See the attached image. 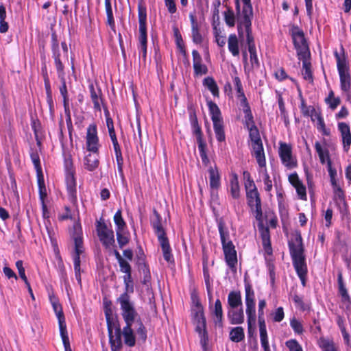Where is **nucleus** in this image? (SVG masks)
<instances>
[{"label":"nucleus","mask_w":351,"mask_h":351,"mask_svg":"<svg viewBox=\"0 0 351 351\" xmlns=\"http://www.w3.org/2000/svg\"><path fill=\"white\" fill-rule=\"evenodd\" d=\"M290 254L293 259L294 267L300 278L303 286L305 285V277L307 272L302 239L300 234L294 235L293 239L289 241Z\"/></svg>","instance_id":"nucleus-1"},{"label":"nucleus","mask_w":351,"mask_h":351,"mask_svg":"<svg viewBox=\"0 0 351 351\" xmlns=\"http://www.w3.org/2000/svg\"><path fill=\"white\" fill-rule=\"evenodd\" d=\"M153 214L154 217L152 219V225L157 234L160 245L162 250L164 258L169 263L173 262L169 240L166 236L164 229L162 227L160 215L155 209L153 210Z\"/></svg>","instance_id":"nucleus-2"},{"label":"nucleus","mask_w":351,"mask_h":351,"mask_svg":"<svg viewBox=\"0 0 351 351\" xmlns=\"http://www.w3.org/2000/svg\"><path fill=\"white\" fill-rule=\"evenodd\" d=\"M218 228L226 261L230 268H234L237 264L235 247L232 241H226L227 237H228V232L224 231V224L223 222L219 223Z\"/></svg>","instance_id":"nucleus-3"},{"label":"nucleus","mask_w":351,"mask_h":351,"mask_svg":"<svg viewBox=\"0 0 351 351\" xmlns=\"http://www.w3.org/2000/svg\"><path fill=\"white\" fill-rule=\"evenodd\" d=\"M128 292L121 294L118 298L120 303L121 315L126 325L132 326L134 322H136L137 319H141L138 313L136 311L133 304L130 302Z\"/></svg>","instance_id":"nucleus-4"},{"label":"nucleus","mask_w":351,"mask_h":351,"mask_svg":"<svg viewBox=\"0 0 351 351\" xmlns=\"http://www.w3.org/2000/svg\"><path fill=\"white\" fill-rule=\"evenodd\" d=\"M52 50L53 57L54 58L56 67L58 73V77L60 78L62 82V86L60 88V93L62 97H68L66 82L64 78L65 73L64 71V65L61 60V54L59 49V45L56 38L55 35H53Z\"/></svg>","instance_id":"nucleus-5"},{"label":"nucleus","mask_w":351,"mask_h":351,"mask_svg":"<svg viewBox=\"0 0 351 351\" xmlns=\"http://www.w3.org/2000/svg\"><path fill=\"white\" fill-rule=\"evenodd\" d=\"M138 23H139V48L144 59L147 53V13L145 8L138 6Z\"/></svg>","instance_id":"nucleus-6"},{"label":"nucleus","mask_w":351,"mask_h":351,"mask_svg":"<svg viewBox=\"0 0 351 351\" xmlns=\"http://www.w3.org/2000/svg\"><path fill=\"white\" fill-rule=\"evenodd\" d=\"M245 291L248 332L250 334L252 331V324H254L256 322L254 291L249 284L245 285Z\"/></svg>","instance_id":"nucleus-7"},{"label":"nucleus","mask_w":351,"mask_h":351,"mask_svg":"<svg viewBox=\"0 0 351 351\" xmlns=\"http://www.w3.org/2000/svg\"><path fill=\"white\" fill-rule=\"evenodd\" d=\"M291 34L298 58H309L310 51L303 31L298 27H293Z\"/></svg>","instance_id":"nucleus-8"},{"label":"nucleus","mask_w":351,"mask_h":351,"mask_svg":"<svg viewBox=\"0 0 351 351\" xmlns=\"http://www.w3.org/2000/svg\"><path fill=\"white\" fill-rule=\"evenodd\" d=\"M193 322L195 325V330L202 337L201 341H205L206 338V322L203 307L199 301H197L194 309Z\"/></svg>","instance_id":"nucleus-9"},{"label":"nucleus","mask_w":351,"mask_h":351,"mask_svg":"<svg viewBox=\"0 0 351 351\" xmlns=\"http://www.w3.org/2000/svg\"><path fill=\"white\" fill-rule=\"evenodd\" d=\"M97 232L100 241L106 247L110 248L114 243V232L108 228L104 222H97Z\"/></svg>","instance_id":"nucleus-10"},{"label":"nucleus","mask_w":351,"mask_h":351,"mask_svg":"<svg viewBox=\"0 0 351 351\" xmlns=\"http://www.w3.org/2000/svg\"><path fill=\"white\" fill-rule=\"evenodd\" d=\"M247 199L252 210L255 213V218L261 221L263 217L261 201L256 187L247 191Z\"/></svg>","instance_id":"nucleus-11"},{"label":"nucleus","mask_w":351,"mask_h":351,"mask_svg":"<svg viewBox=\"0 0 351 351\" xmlns=\"http://www.w3.org/2000/svg\"><path fill=\"white\" fill-rule=\"evenodd\" d=\"M279 156L282 164L287 167L291 169L296 166V162L293 160L292 156L291 145L285 143H280L279 147Z\"/></svg>","instance_id":"nucleus-12"},{"label":"nucleus","mask_w":351,"mask_h":351,"mask_svg":"<svg viewBox=\"0 0 351 351\" xmlns=\"http://www.w3.org/2000/svg\"><path fill=\"white\" fill-rule=\"evenodd\" d=\"M120 271L124 273L123 282L126 292L132 293L134 291L133 280L132 278V267L130 263L123 260L119 263Z\"/></svg>","instance_id":"nucleus-13"},{"label":"nucleus","mask_w":351,"mask_h":351,"mask_svg":"<svg viewBox=\"0 0 351 351\" xmlns=\"http://www.w3.org/2000/svg\"><path fill=\"white\" fill-rule=\"evenodd\" d=\"M86 145L87 151H99V138L95 124L90 125L87 128Z\"/></svg>","instance_id":"nucleus-14"},{"label":"nucleus","mask_w":351,"mask_h":351,"mask_svg":"<svg viewBox=\"0 0 351 351\" xmlns=\"http://www.w3.org/2000/svg\"><path fill=\"white\" fill-rule=\"evenodd\" d=\"M246 42L248 45V51L250 54V61L252 65L258 66V60L256 55L255 43L252 32V26H246Z\"/></svg>","instance_id":"nucleus-15"},{"label":"nucleus","mask_w":351,"mask_h":351,"mask_svg":"<svg viewBox=\"0 0 351 351\" xmlns=\"http://www.w3.org/2000/svg\"><path fill=\"white\" fill-rule=\"evenodd\" d=\"M50 301L53 306V311L56 313L57 318L58 319V325L60 331L66 330V326L65 322V317L62 311L61 304L59 303L58 299L54 296H50Z\"/></svg>","instance_id":"nucleus-16"},{"label":"nucleus","mask_w":351,"mask_h":351,"mask_svg":"<svg viewBox=\"0 0 351 351\" xmlns=\"http://www.w3.org/2000/svg\"><path fill=\"white\" fill-rule=\"evenodd\" d=\"M243 6L242 8L241 16L240 17V23L245 26H252V19L253 18V8L251 0H242Z\"/></svg>","instance_id":"nucleus-17"},{"label":"nucleus","mask_w":351,"mask_h":351,"mask_svg":"<svg viewBox=\"0 0 351 351\" xmlns=\"http://www.w3.org/2000/svg\"><path fill=\"white\" fill-rule=\"evenodd\" d=\"M89 153L86 154L84 158V166L86 169L90 171L97 169L99 164V152L88 151Z\"/></svg>","instance_id":"nucleus-18"},{"label":"nucleus","mask_w":351,"mask_h":351,"mask_svg":"<svg viewBox=\"0 0 351 351\" xmlns=\"http://www.w3.org/2000/svg\"><path fill=\"white\" fill-rule=\"evenodd\" d=\"M194 74L195 75H206L208 73L207 66L202 64V58L197 50L192 51Z\"/></svg>","instance_id":"nucleus-19"},{"label":"nucleus","mask_w":351,"mask_h":351,"mask_svg":"<svg viewBox=\"0 0 351 351\" xmlns=\"http://www.w3.org/2000/svg\"><path fill=\"white\" fill-rule=\"evenodd\" d=\"M253 155L261 167H265L266 161L262 141L252 143Z\"/></svg>","instance_id":"nucleus-20"},{"label":"nucleus","mask_w":351,"mask_h":351,"mask_svg":"<svg viewBox=\"0 0 351 351\" xmlns=\"http://www.w3.org/2000/svg\"><path fill=\"white\" fill-rule=\"evenodd\" d=\"M289 181L296 189L297 193L301 199H306V187L302 184L297 173H292L289 176Z\"/></svg>","instance_id":"nucleus-21"},{"label":"nucleus","mask_w":351,"mask_h":351,"mask_svg":"<svg viewBox=\"0 0 351 351\" xmlns=\"http://www.w3.org/2000/svg\"><path fill=\"white\" fill-rule=\"evenodd\" d=\"M208 173L209 184L212 191L211 193H213L214 191H217L221 185L220 175L217 166H210L208 169Z\"/></svg>","instance_id":"nucleus-22"},{"label":"nucleus","mask_w":351,"mask_h":351,"mask_svg":"<svg viewBox=\"0 0 351 351\" xmlns=\"http://www.w3.org/2000/svg\"><path fill=\"white\" fill-rule=\"evenodd\" d=\"M338 128L341 132L343 149L348 152L351 145V133L349 125L343 122L339 123Z\"/></svg>","instance_id":"nucleus-23"},{"label":"nucleus","mask_w":351,"mask_h":351,"mask_svg":"<svg viewBox=\"0 0 351 351\" xmlns=\"http://www.w3.org/2000/svg\"><path fill=\"white\" fill-rule=\"evenodd\" d=\"M66 189L72 202H76V181L73 172L67 173L66 177Z\"/></svg>","instance_id":"nucleus-24"},{"label":"nucleus","mask_w":351,"mask_h":351,"mask_svg":"<svg viewBox=\"0 0 351 351\" xmlns=\"http://www.w3.org/2000/svg\"><path fill=\"white\" fill-rule=\"evenodd\" d=\"M258 230L261 232V235L263 240V244L264 245L265 250L268 254L271 253V247L269 241V230L268 227H265L262 219L258 221Z\"/></svg>","instance_id":"nucleus-25"},{"label":"nucleus","mask_w":351,"mask_h":351,"mask_svg":"<svg viewBox=\"0 0 351 351\" xmlns=\"http://www.w3.org/2000/svg\"><path fill=\"white\" fill-rule=\"evenodd\" d=\"M228 317L232 324H240L244 322L243 308H228Z\"/></svg>","instance_id":"nucleus-26"},{"label":"nucleus","mask_w":351,"mask_h":351,"mask_svg":"<svg viewBox=\"0 0 351 351\" xmlns=\"http://www.w3.org/2000/svg\"><path fill=\"white\" fill-rule=\"evenodd\" d=\"M228 308H237L242 307V299L239 291H232L228 296Z\"/></svg>","instance_id":"nucleus-27"},{"label":"nucleus","mask_w":351,"mask_h":351,"mask_svg":"<svg viewBox=\"0 0 351 351\" xmlns=\"http://www.w3.org/2000/svg\"><path fill=\"white\" fill-rule=\"evenodd\" d=\"M341 50L342 54H339L337 51L334 53L337 60V67L339 73L349 71V66L343 47H341Z\"/></svg>","instance_id":"nucleus-28"},{"label":"nucleus","mask_w":351,"mask_h":351,"mask_svg":"<svg viewBox=\"0 0 351 351\" xmlns=\"http://www.w3.org/2000/svg\"><path fill=\"white\" fill-rule=\"evenodd\" d=\"M109 341L112 351H118L121 350L122 348L121 328H117L116 330L114 335L112 334L111 336H109Z\"/></svg>","instance_id":"nucleus-29"},{"label":"nucleus","mask_w":351,"mask_h":351,"mask_svg":"<svg viewBox=\"0 0 351 351\" xmlns=\"http://www.w3.org/2000/svg\"><path fill=\"white\" fill-rule=\"evenodd\" d=\"M123 336L124 343L129 347H133L135 346L136 339L135 336L132 329V326L126 325L121 332Z\"/></svg>","instance_id":"nucleus-30"},{"label":"nucleus","mask_w":351,"mask_h":351,"mask_svg":"<svg viewBox=\"0 0 351 351\" xmlns=\"http://www.w3.org/2000/svg\"><path fill=\"white\" fill-rule=\"evenodd\" d=\"M315 148L322 164H328V161H331L328 149L326 147H323L319 141L315 142Z\"/></svg>","instance_id":"nucleus-31"},{"label":"nucleus","mask_w":351,"mask_h":351,"mask_svg":"<svg viewBox=\"0 0 351 351\" xmlns=\"http://www.w3.org/2000/svg\"><path fill=\"white\" fill-rule=\"evenodd\" d=\"M299 59L302 60V75L303 76V78L305 80H307L309 82L313 83V73H312V71H311V64L308 60L309 58H299Z\"/></svg>","instance_id":"nucleus-32"},{"label":"nucleus","mask_w":351,"mask_h":351,"mask_svg":"<svg viewBox=\"0 0 351 351\" xmlns=\"http://www.w3.org/2000/svg\"><path fill=\"white\" fill-rule=\"evenodd\" d=\"M189 17L191 23L193 41L196 44H200L202 43L203 38L199 32L197 22L196 21L195 17L193 14H191Z\"/></svg>","instance_id":"nucleus-33"},{"label":"nucleus","mask_w":351,"mask_h":351,"mask_svg":"<svg viewBox=\"0 0 351 351\" xmlns=\"http://www.w3.org/2000/svg\"><path fill=\"white\" fill-rule=\"evenodd\" d=\"M190 119L193 128V134L196 136L197 138V142H203L204 140L202 130L200 126L199 125L197 118L195 112L191 113Z\"/></svg>","instance_id":"nucleus-34"},{"label":"nucleus","mask_w":351,"mask_h":351,"mask_svg":"<svg viewBox=\"0 0 351 351\" xmlns=\"http://www.w3.org/2000/svg\"><path fill=\"white\" fill-rule=\"evenodd\" d=\"M213 313L215 316V324L221 328L223 326V310L221 302L219 299L215 301Z\"/></svg>","instance_id":"nucleus-35"},{"label":"nucleus","mask_w":351,"mask_h":351,"mask_svg":"<svg viewBox=\"0 0 351 351\" xmlns=\"http://www.w3.org/2000/svg\"><path fill=\"white\" fill-rule=\"evenodd\" d=\"M341 88L343 92H348L351 87V75L349 71L339 73Z\"/></svg>","instance_id":"nucleus-36"},{"label":"nucleus","mask_w":351,"mask_h":351,"mask_svg":"<svg viewBox=\"0 0 351 351\" xmlns=\"http://www.w3.org/2000/svg\"><path fill=\"white\" fill-rule=\"evenodd\" d=\"M105 314L107 322L108 335L111 336V335L113 334V330H114L115 332L117 328H120V327L117 323V321L114 319L112 316L110 310H106Z\"/></svg>","instance_id":"nucleus-37"},{"label":"nucleus","mask_w":351,"mask_h":351,"mask_svg":"<svg viewBox=\"0 0 351 351\" xmlns=\"http://www.w3.org/2000/svg\"><path fill=\"white\" fill-rule=\"evenodd\" d=\"M208 106L211 115V119L213 123L222 121L221 112L217 104L210 101L208 102Z\"/></svg>","instance_id":"nucleus-38"},{"label":"nucleus","mask_w":351,"mask_h":351,"mask_svg":"<svg viewBox=\"0 0 351 351\" xmlns=\"http://www.w3.org/2000/svg\"><path fill=\"white\" fill-rule=\"evenodd\" d=\"M235 7H236V12L237 15V29H238V34L240 38H243L244 36V32L243 29H245V32H246V26L244 24L240 23V17L241 16L242 13V9H241L240 2L239 0L235 1Z\"/></svg>","instance_id":"nucleus-39"},{"label":"nucleus","mask_w":351,"mask_h":351,"mask_svg":"<svg viewBox=\"0 0 351 351\" xmlns=\"http://www.w3.org/2000/svg\"><path fill=\"white\" fill-rule=\"evenodd\" d=\"M228 49L234 56L239 54V40L235 34H230L228 38Z\"/></svg>","instance_id":"nucleus-40"},{"label":"nucleus","mask_w":351,"mask_h":351,"mask_svg":"<svg viewBox=\"0 0 351 351\" xmlns=\"http://www.w3.org/2000/svg\"><path fill=\"white\" fill-rule=\"evenodd\" d=\"M318 345L323 351H337L333 341L327 338H319Z\"/></svg>","instance_id":"nucleus-41"},{"label":"nucleus","mask_w":351,"mask_h":351,"mask_svg":"<svg viewBox=\"0 0 351 351\" xmlns=\"http://www.w3.org/2000/svg\"><path fill=\"white\" fill-rule=\"evenodd\" d=\"M75 243V254L73 255V262L75 264V258H78L80 261V254L84 252L83 241L82 238L80 236H76L74 237Z\"/></svg>","instance_id":"nucleus-42"},{"label":"nucleus","mask_w":351,"mask_h":351,"mask_svg":"<svg viewBox=\"0 0 351 351\" xmlns=\"http://www.w3.org/2000/svg\"><path fill=\"white\" fill-rule=\"evenodd\" d=\"M245 337L244 330L241 326L232 328L230 332V339L233 342H240Z\"/></svg>","instance_id":"nucleus-43"},{"label":"nucleus","mask_w":351,"mask_h":351,"mask_svg":"<svg viewBox=\"0 0 351 351\" xmlns=\"http://www.w3.org/2000/svg\"><path fill=\"white\" fill-rule=\"evenodd\" d=\"M223 17L226 24L228 27H233L235 25L237 16L236 17L235 14L231 8L227 7V10L223 12Z\"/></svg>","instance_id":"nucleus-44"},{"label":"nucleus","mask_w":351,"mask_h":351,"mask_svg":"<svg viewBox=\"0 0 351 351\" xmlns=\"http://www.w3.org/2000/svg\"><path fill=\"white\" fill-rule=\"evenodd\" d=\"M105 8L107 14V23L111 29L115 31V23L113 17L112 9L110 0H105Z\"/></svg>","instance_id":"nucleus-45"},{"label":"nucleus","mask_w":351,"mask_h":351,"mask_svg":"<svg viewBox=\"0 0 351 351\" xmlns=\"http://www.w3.org/2000/svg\"><path fill=\"white\" fill-rule=\"evenodd\" d=\"M234 85L237 91V97L241 99V104H245L247 101V98L244 94V91L243 89L241 82L238 76H235L233 79Z\"/></svg>","instance_id":"nucleus-46"},{"label":"nucleus","mask_w":351,"mask_h":351,"mask_svg":"<svg viewBox=\"0 0 351 351\" xmlns=\"http://www.w3.org/2000/svg\"><path fill=\"white\" fill-rule=\"evenodd\" d=\"M230 191L233 198L237 199L240 195L239 185L237 174H233L230 180Z\"/></svg>","instance_id":"nucleus-47"},{"label":"nucleus","mask_w":351,"mask_h":351,"mask_svg":"<svg viewBox=\"0 0 351 351\" xmlns=\"http://www.w3.org/2000/svg\"><path fill=\"white\" fill-rule=\"evenodd\" d=\"M203 84L209 89L214 96H219V88L213 77H206L204 80Z\"/></svg>","instance_id":"nucleus-48"},{"label":"nucleus","mask_w":351,"mask_h":351,"mask_svg":"<svg viewBox=\"0 0 351 351\" xmlns=\"http://www.w3.org/2000/svg\"><path fill=\"white\" fill-rule=\"evenodd\" d=\"M214 131L216 138L219 142L224 141L226 139L223 121L213 123Z\"/></svg>","instance_id":"nucleus-49"},{"label":"nucleus","mask_w":351,"mask_h":351,"mask_svg":"<svg viewBox=\"0 0 351 351\" xmlns=\"http://www.w3.org/2000/svg\"><path fill=\"white\" fill-rule=\"evenodd\" d=\"M90 91V97L92 99V101L94 104L95 109L100 111L101 110V98H100V91L99 90L98 93L96 92V90L94 88L93 85H90L89 86Z\"/></svg>","instance_id":"nucleus-50"},{"label":"nucleus","mask_w":351,"mask_h":351,"mask_svg":"<svg viewBox=\"0 0 351 351\" xmlns=\"http://www.w3.org/2000/svg\"><path fill=\"white\" fill-rule=\"evenodd\" d=\"M241 105L244 107L243 111L245 113V122L247 128L255 125L253 120V116L247 101L245 104H241Z\"/></svg>","instance_id":"nucleus-51"},{"label":"nucleus","mask_w":351,"mask_h":351,"mask_svg":"<svg viewBox=\"0 0 351 351\" xmlns=\"http://www.w3.org/2000/svg\"><path fill=\"white\" fill-rule=\"evenodd\" d=\"M198 144V148L199 151L200 157L202 158V161L204 165L207 166L208 163L210 162V160L207 156L206 148V144L204 141L201 143H197Z\"/></svg>","instance_id":"nucleus-52"},{"label":"nucleus","mask_w":351,"mask_h":351,"mask_svg":"<svg viewBox=\"0 0 351 351\" xmlns=\"http://www.w3.org/2000/svg\"><path fill=\"white\" fill-rule=\"evenodd\" d=\"M114 221L116 226H117V230H123L124 229V228L125 227L126 224L122 217L121 210H118L116 212V213L114 216Z\"/></svg>","instance_id":"nucleus-53"},{"label":"nucleus","mask_w":351,"mask_h":351,"mask_svg":"<svg viewBox=\"0 0 351 351\" xmlns=\"http://www.w3.org/2000/svg\"><path fill=\"white\" fill-rule=\"evenodd\" d=\"M136 324L138 326L136 329V333L139 336L140 339L144 342L147 339V330L145 327L141 319H137Z\"/></svg>","instance_id":"nucleus-54"},{"label":"nucleus","mask_w":351,"mask_h":351,"mask_svg":"<svg viewBox=\"0 0 351 351\" xmlns=\"http://www.w3.org/2000/svg\"><path fill=\"white\" fill-rule=\"evenodd\" d=\"M249 130L250 138L252 143L261 141L260 134L256 125L247 128Z\"/></svg>","instance_id":"nucleus-55"},{"label":"nucleus","mask_w":351,"mask_h":351,"mask_svg":"<svg viewBox=\"0 0 351 351\" xmlns=\"http://www.w3.org/2000/svg\"><path fill=\"white\" fill-rule=\"evenodd\" d=\"M290 325L295 333L299 335L302 334L304 331L303 326L299 320L296 319L295 318H293L290 321Z\"/></svg>","instance_id":"nucleus-56"},{"label":"nucleus","mask_w":351,"mask_h":351,"mask_svg":"<svg viewBox=\"0 0 351 351\" xmlns=\"http://www.w3.org/2000/svg\"><path fill=\"white\" fill-rule=\"evenodd\" d=\"M287 347L290 351H303L302 346L295 339H291L286 342Z\"/></svg>","instance_id":"nucleus-57"},{"label":"nucleus","mask_w":351,"mask_h":351,"mask_svg":"<svg viewBox=\"0 0 351 351\" xmlns=\"http://www.w3.org/2000/svg\"><path fill=\"white\" fill-rule=\"evenodd\" d=\"M23 263L21 260H19L16 262V267L18 269L19 276L24 281L25 283H27V278L25 275V268L23 267Z\"/></svg>","instance_id":"nucleus-58"},{"label":"nucleus","mask_w":351,"mask_h":351,"mask_svg":"<svg viewBox=\"0 0 351 351\" xmlns=\"http://www.w3.org/2000/svg\"><path fill=\"white\" fill-rule=\"evenodd\" d=\"M60 332L61 338H62V342L64 344L65 351H72L71 346H70L68 334H67V330H62V331H60Z\"/></svg>","instance_id":"nucleus-59"},{"label":"nucleus","mask_w":351,"mask_h":351,"mask_svg":"<svg viewBox=\"0 0 351 351\" xmlns=\"http://www.w3.org/2000/svg\"><path fill=\"white\" fill-rule=\"evenodd\" d=\"M264 175V184H265V189L267 191H270L272 189V182L270 179V177L267 171V169L265 168L263 170Z\"/></svg>","instance_id":"nucleus-60"},{"label":"nucleus","mask_w":351,"mask_h":351,"mask_svg":"<svg viewBox=\"0 0 351 351\" xmlns=\"http://www.w3.org/2000/svg\"><path fill=\"white\" fill-rule=\"evenodd\" d=\"M215 41L219 47H223L226 44V38L225 36L221 35V32L217 29L215 28Z\"/></svg>","instance_id":"nucleus-61"},{"label":"nucleus","mask_w":351,"mask_h":351,"mask_svg":"<svg viewBox=\"0 0 351 351\" xmlns=\"http://www.w3.org/2000/svg\"><path fill=\"white\" fill-rule=\"evenodd\" d=\"M176 44H177V46L180 49V52L184 56H185L186 55V50H185V48H184L183 40H182L181 35L178 33V29H176Z\"/></svg>","instance_id":"nucleus-62"},{"label":"nucleus","mask_w":351,"mask_h":351,"mask_svg":"<svg viewBox=\"0 0 351 351\" xmlns=\"http://www.w3.org/2000/svg\"><path fill=\"white\" fill-rule=\"evenodd\" d=\"M121 231L117 230V238L120 247H123L129 241L128 238L121 234Z\"/></svg>","instance_id":"nucleus-63"},{"label":"nucleus","mask_w":351,"mask_h":351,"mask_svg":"<svg viewBox=\"0 0 351 351\" xmlns=\"http://www.w3.org/2000/svg\"><path fill=\"white\" fill-rule=\"evenodd\" d=\"M339 294L342 298V301L343 302L350 303V298L348 293L347 289L345 286H341L339 287Z\"/></svg>","instance_id":"nucleus-64"}]
</instances>
